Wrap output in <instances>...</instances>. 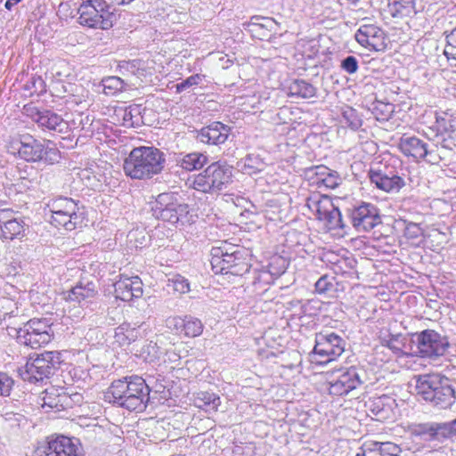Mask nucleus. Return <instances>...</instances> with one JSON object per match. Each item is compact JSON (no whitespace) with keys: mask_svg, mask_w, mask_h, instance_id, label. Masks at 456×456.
I'll return each mask as SVG.
<instances>
[{"mask_svg":"<svg viewBox=\"0 0 456 456\" xmlns=\"http://www.w3.org/2000/svg\"><path fill=\"white\" fill-rule=\"evenodd\" d=\"M115 337L122 346L136 343L139 339L146 337V329L142 325L137 328L118 327Z\"/></svg>","mask_w":456,"mask_h":456,"instance_id":"36","label":"nucleus"},{"mask_svg":"<svg viewBox=\"0 0 456 456\" xmlns=\"http://www.w3.org/2000/svg\"><path fill=\"white\" fill-rule=\"evenodd\" d=\"M25 224L23 220L13 218L1 225V236L6 240H20L25 236Z\"/></svg>","mask_w":456,"mask_h":456,"instance_id":"33","label":"nucleus"},{"mask_svg":"<svg viewBox=\"0 0 456 456\" xmlns=\"http://www.w3.org/2000/svg\"><path fill=\"white\" fill-rule=\"evenodd\" d=\"M443 433H444V439L456 436V419L448 423L441 424Z\"/></svg>","mask_w":456,"mask_h":456,"instance_id":"54","label":"nucleus"},{"mask_svg":"<svg viewBox=\"0 0 456 456\" xmlns=\"http://www.w3.org/2000/svg\"><path fill=\"white\" fill-rule=\"evenodd\" d=\"M138 61H123L119 67L121 69H126L127 71H131L132 73L134 72V69L137 68Z\"/></svg>","mask_w":456,"mask_h":456,"instance_id":"57","label":"nucleus"},{"mask_svg":"<svg viewBox=\"0 0 456 456\" xmlns=\"http://www.w3.org/2000/svg\"><path fill=\"white\" fill-rule=\"evenodd\" d=\"M165 154L153 146L134 148L125 159L123 169L126 176L135 180L151 179L162 172Z\"/></svg>","mask_w":456,"mask_h":456,"instance_id":"2","label":"nucleus"},{"mask_svg":"<svg viewBox=\"0 0 456 456\" xmlns=\"http://www.w3.org/2000/svg\"><path fill=\"white\" fill-rule=\"evenodd\" d=\"M7 152L26 162H40L53 165L61 159V152L51 142L36 139L29 134H20L10 139L6 144Z\"/></svg>","mask_w":456,"mask_h":456,"instance_id":"3","label":"nucleus"},{"mask_svg":"<svg viewBox=\"0 0 456 456\" xmlns=\"http://www.w3.org/2000/svg\"><path fill=\"white\" fill-rule=\"evenodd\" d=\"M442 429V425L436 423H419L409 426L411 436L423 441H442L444 439V433Z\"/></svg>","mask_w":456,"mask_h":456,"instance_id":"27","label":"nucleus"},{"mask_svg":"<svg viewBox=\"0 0 456 456\" xmlns=\"http://www.w3.org/2000/svg\"><path fill=\"white\" fill-rule=\"evenodd\" d=\"M232 167L225 162L210 164L203 172L188 179L187 183L196 191L209 193L222 191L231 183Z\"/></svg>","mask_w":456,"mask_h":456,"instance_id":"7","label":"nucleus"},{"mask_svg":"<svg viewBox=\"0 0 456 456\" xmlns=\"http://www.w3.org/2000/svg\"><path fill=\"white\" fill-rule=\"evenodd\" d=\"M43 407H48L55 411H61L69 406L70 398L62 391L59 392L56 388L45 389V395L43 396Z\"/></svg>","mask_w":456,"mask_h":456,"instance_id":"31","label":"nucleus"},{"mask_svg":"<svg viewBox=\"0 0 456 456\" xmlns=\"http://www.w3.org/2000/svg\"><path fill=\"white\" fill-rule=\"evenodd\" d=\"M346 345V342L341 336L334 332L322 331L315 335L313 353L320 357V363H326L340 356L345 351Z\"/></svg>","mask_w":456,"mask_h":456,"instance_id":"14","label":"nucleus"},{"mask_svg":"<svg viewBox=\"0 0 456 456\" xmlns=\"http://www.w3.org/2000/svg\"><path fill=\"white\" fill-rule=\"evenodd\" d=\"M403 234L409 240H417L423 236V229L419 224L404 221Z\"/></svg>","mask_w":456,"mask_h":456,"instance_id":"46","label":"nucleus"},{"mask_svg":"<svg viewBox=\"0 0 456 456\" xmlns=\"http://www.w3.org/2000/svg\"><path fill=\"white\" fill-rule=\"evenodd\" d=\"M305 205L327 229L336 230L344 227L341 213L330 197L314 194L306 200Z\"/></svg>","mask_w":456,"mask_h":456,"instance_id":"13","label":"nucleus"},{"mask_svg":"<svg viewBox=\"0 0 456 456\" xmlns=\"http://www.w3.org/2000/svg\"><path fill=\"white\" fill-rule=\"evenodd\" d=\"M363 370L354 366L328 372L327 384L330 395L343 396L359 388L363 384Z\"/></svg>","mask_w":456,"mask_h":456,"instance_id":"12","label":"nucleus"},{"mask_svg":"<svg viewBox=\"0 0 456 456\" xmlns=\"http://www.w3.org/2000/svg\"><path fill=\"white\" fill-rule=\"evenodd\" d=\"M151 211L156 218L175 224L187 221L189 205L181 202L176 193L163 192L157 196Z\"/></svg>","mask_w":456,"mask_h":456,"instance_id":"11","label":"nucleus"},{"mask_svg":"<svg viewBox=\"0 0 456 456\" xmlns=\"http://www.w3.org/2000/svg\"><path fill=\"white\" fill-rule=\"evenodd\" d=\"M175 165L183 170L191 172L201 169L208 162V157L199 151L189 153L179 152L175 154Z\"/></svg>","mask_w":456,"mask_h":456,"instance_id":"26","label":"nucleus"},{"mask_svg":"<svg viewBox=\"0 0 456 456\" xmlns=\"http://www.w3.org/2000/svg\"><path fill=\"white\" fill-rule=\"evenodd\" d=\"M316 88L309 82L304 79H295L288 86V94L303 99H308L315 96Z\"/></svg>","mask_w":456,"mask_h":456,"instance_id":"37","label":"nucleus"},{"mask_svg":"<svg viewBox=\"0 0 456 456\" xmlns=\"http://www.w3.org/2000/svg\"><path fill=\"white\" fill-rule=\"evenodd\" d=\"M330 169L325 166L313 167L308 170V176L313 180V183H315L318 187H321L323 183L325 176L330 174Z\"/></svg>","mask_w":456,"mask_h":456,"instance_id":"45","label":"nucleus"},{"mask_svg":"<svg viewBox=\"0 0 456 456\" xmlns=\"http://www.w3.org/2000/svg\"><path fill=\"white\" fill-rule=\"evenodd\" d=\"M204 78H205V76L201 75V74L192 75V76L187 77L186 79L183 80L181 83H178L175 86L176 92L182 93L183 91H184L185 89H187L189 87H191L193 86H198L203 81Z\"/></svg>","mask_w":456,"mask_h":456,"instance_id":"48","label":"nucleus"},{"mask_svg":"<svg viewBox=\"0 0 456 456\" xmlns=\"http://www.w3.org/2000/svg\"><path fill=\"white\" fill-rule=\"evenodd\" d=\"M142 106L141 105H130L124 110L123 120L124 125L127 126H138L142 121Z\"/></svg>","mask_w":456,"mask_h":456,"instance_id":"40","label":"nucleus"},{"mask_svg":"<svg viewBox=\"0 0 456 456\" xmlns=\"http://www.w3.org/2000/svg\"><path fill=\"white\" fill-rule=\"evenodd\" d=\"M340 183V178L337 172L330 170V174L325 176L323 183L322 186H324L329 189H334L338 186Z\"/></svg>","mask_w":456,"mask_h":456,"instance_id":"53","label":"nucleus"},{"mask_svg":"<svg viewBox=\"0 0 456 456\" xmlns=\"http://www.w3.org/2000/svg\"><path fill=\"white\" fill-rule=\"evenodd\" d=\"M417 353L423 358H434L444 354L449 347L445 337L441 336L434 330H425L414 335Z\"/></svg>","mask_w":456,"mask_h":456,"instance_id":"16","label":"nucleus"},{"mask_svg":"<svg viewBox=\"0 0 456 456\" xmlns=\"http://www.w3.org/2000/svg\"><path fill=\"white\" fill-rule=\"evenodd\" d=\"M355 40L370 51L382 52L387 47L385 31L374 24H362L354 34Z\"/></svg>","mask_w":456,"mask_h":456,"instance_id":"18","label":"nucleus"},{"mask_svg":"<svg viewBox=\"0 0 456 456\" xmlns=\"http://www.w3.org/2000/svg\"><path fill=\"white\" fill-rule=\"evenodd\" d=\"M309 303H305L301 305V313L306 314L307 307Z\"/></svg>","mask_w":456,"mask_h":456,"instance_id":"59","label":"nucleus"},{"mask_svg":"<svg viewBox=\"0 0 456 456\" xmlns=\"http://www.w3.org/2000/svg\"><path fill=\"white\" fill-rule=\"evenodd\" d=\"M10 336H15L17 342L31 348L47 345L53 337L52 323L48 319H31L22 327L7 326Z\"/></svg>","mask_w":456,"mask_h":456,"instance_id":"8","label":"nucleus"},{"mask_svg":"<svg viewBox=\"0 0 456 456\" xmlns=\"http://www.w3.org/2000/svg\"><path fill=\"white\" fill-rule=\"evenodd\" d=\"M1 417L4 419V421L10 422L11 425H15L19 424L21 415L16 414L12 411H4L1 413Z\"/></svg>","mask_w":456,"mask_h":456,"instance_id":"55","label":"nucleus"},{"mask_svg":"<svg viewBox=\"0 0 456 456\" xmlns=\"http://www.w3.org/2000/svg\"><path fill=\"white\" fill-rule=\"evenodd\" d=\"M220 403V397L215 393L200 392L194 398V405L208 413L216 412Z\"/></svg>","mask_w":456,"mask_h":456,"instance_id":"38","label":"nucleus"},{"mask_svg":"<svg viewBox=\"0 0 456 456\" xmlns=\"http://www.w3.org/2000/svg\"><path fill=\"white\" fill-rule=\"evenodd\" d=\"M353 227L359 232H370L381 224L378 207L372 203L361 202L349 209Z\"/></svg>","mask_w":456,"mask_h":456,"instance_id":"17","label":"nucleus"},{"mask_svg":"<svg viewBox=\"0 0 456 456\" xmlns=\"http://www.w3.org/2000/svg\"><path fill=\"white\" fill-rule=\"evenodd\" d=\"M265 162L258 155L250 153L237 162V167L245 175H253L265 168Z\"/></svg>","mask_w":456,"mask_h":456,"instance_id":"32","label":"nucleus"},{"mask_svg":"<svg viewBox=\"0 0 456 456\" xmlns=\"http://www.w3.org/2000/svg\"><path fill=\"white\" fill-rule=\"evenodd\" d=\"M397 339L392 336L389 339L384 342V345L391 349L394 353H399L401 351V347L397 345Z\"/></svg>","mask_w":456,"mask_h":456,"instance_id":"56","label":"nucleus"},{"mask_svg":"<svg viewBox=\"0 0 456 456\" xmlns=\"http://www.w3.org/2000/svg\"><path fill=\"white\" fill-rule=\"evenodd\" d=\"M21 1L22 0H7L4 4V7L10 11L15 4H19Z\"/></svg>","mask_w":456,"mask_h":456,"instance_id":"58","label":"nucleus"},{"mask_svg":"<svg viewBox=\"0 0 456 456\" xmlns=\"http://www.w3.org/2000/svg\"><path fill=\"white\" fill-rule=\"evenodd\" d=\"M341 69L348 74H354L358 69V61L353 56L349 55L341 61Z\"/></svg>","mask_w":456,"mask_h":456,"instance_id":"51","label":"nucleus"},{"mask_svg":"<svg viewBox=\"0 0 456 456\" xmlns=\"http://www.w3.org/2000/svg\"><path fill=\"white\" fill-rule=\"evenodd\" d=\"M1 305L4 309L2 315L4 321L7 317L12 318L17 315L18 308L15 307L16 303L14 301L9 298H3L1 299Z\"/></svg>","mask_w":456,"mask_h":456,"instance_id":"49","label":"nucleus"},{"mask_svg":"<svg viewBox=\"0 0 456 456\" xmlns=\"http://www.w3.org/2000/svg\"><path fill=\"white\" fill-rule=\"evenodd\" d=\"M61 362V355L57 351H45L36 358L30 357L18 372L24 381L37 383L48 379Z\"/></svg>","mask_w":456,"mask_h":456,"instance_id":"10","label":"nucleus"},{"mask_svg":"<svg viewBox=\"0 0 456 456\" xmlns=\"http://www.w3.org/2000/svg\"><path fill=\"white\" fill-rule=\"evenodd\" d=\"M436 129L440 134H447L452 137V134L456 131V121L452 118L437 116L436 118Z\"/></svg>","mask_w":456,"mask_h":456,"instance_id":"43","label":"nucleus"},{"mask_svg":"<svg viewBox=\"0 0 456 456\" xmlns=\"http://www.w3.org/2000/svg\"><path fill=\"white\" fill-rule=\"evenodd\" d=\"M38 82L40 83L41 86H43L44 82L41 78H38Z\"/></svg>","mask_w":456,"mask_h":456,"instance_id":"61","label":"nucleus"},{"mask_svg":"<svg viewBox=\"0 0 456 456\" xmlns=\"http://www.w3.org/2000/svg\"><path fill=\"white\" fill-rule=\"evenodd\" d=\"M14 380L5 372H0V396L6 397L11 395Z\"/></svg>","mask_w":456,"mask_h":456,"instance_id":"47","label":"nucleus"},{"mask_svg":"<svg viewBox=\"0 0 456 456\" xmlns=\"http://www.w3.org/2000/svg\"><path fill=\"white\" fill-rule=\"evenodd\" d=\"M62 295L66 302L84 306L95 297L97 290L95 284L92 281L86 284L79 282L72 289L64 291Z\"/></svg>","mask_w":456,"mask_h":456,"instance_id":"22","label":"nucleus"},{"mask_svg":"<svg viewBox=\"0 0 456 456\" xmlns=\"http://www.w3.org/2000/svg\"><path fill=\"white\" fill-rule=\"evenodd\" d=\"M150 391L142 377H126L111 383L104 393V399L131 411H142L150 400Z\"/></svg>","mask_w":456,"mask_h":456,"instance_id":"1","label":"nucleus"},{"mask_svg":"<svg viewBox=\"0 0 456 456\" xmlns=\"http://www.w3.org/2000/svg\"><path fill=\"white\" fill-rule=\"evenodd\" d=\"M114 293L118 299L125 302L132 301L142 296V282L138 276L121 274L119 280L114 283Z\"/></svg>","mask_w":456,"mask_h":456,"instance_id":"20","label":"nucleus"},{"mask_svg":"<svg viewBox=\"0 0 456 456\" xmlns=\"http://www.w3.org/2000/svg\"><path fill=\"white\" fill-rule=\"evenodd\" d=\"M34 120L43 131L63 134L68 132L69 124L61 115L52 110L37 111Z\"/></svg>","mask_w":456,"mask_h":456,"instance_id":"23","label":"nucleus"},{"mask_svg":"<svg viewBox=\"0 0 456 456\" xmlns=\"http://www.w3.org/2000/svg\"><path fill=\"white\" fill-rule=\"evenodd\" d=\"M286 261L281 256H274L272 262L266 266L263 267L256 280L258 282L266 284L272 283L276 278L285 272Z\"/></svg>","mask_w":456,"mask_h":456,"instance_id":"30","label":"nucleus"},{"mask_svg":"<svg viewBox=\"0 0 456 456\" xmlns=\"http://www.w3.org/2000/svg\"><path fill=\"white\" fill-rule=\"evenodd\" d=\"M47 207L52 214L50 223L59 229L73 231L80 226L85 219L84 207L72 198H53L49 200Z\"/></svg>","mask_w":456,"mask_h":456,"instance_id":"6","label":"nucleus"},{"mask_svg":"<svg viewBox=\"0 0 456 456\" xmlns=\"http://www.w3.org/2000/svg\"><path fill=\"white\" fill-rule=\"evenodd\" d=\"M125 83L118 77H108L102 80V92L109 96H114L124 89Z\"/></svg>","mask_w":456,"mask_h":456,"instance_id":"39","label":"nucleus"},{"mask_svg":"<svg viewBox=\"0 0 456 456\" xmlns=\"http://www.w3.org/2000/svg\"><path fill=\"white\" fill-rule=\"evenodd\" d=\"M355 456H400L402 449L391 442L366 441Z\"/></svg>","mask_w":456,"mask_h":456,"instance_id":"24","label":"nucleus"},{"mask_svg":"<svg viewBox=\"0 0 456 456\" xmlns=\"http://www.w3.org/2000/svg\"><path fill=\"white\" fill-rule=\"evenodd\" d=\"M415 390L423 400L441 409L451 407L456 399V382L439 373L415 377Z\"/></svg>","mask_w":456,"mask_h":456,"instance_id":"4","label":"nucleus"},{"mask_svg":"<svg viewBox=\"0 0 456 456\" xmlns=\"http://www.w3.org/2000/svg\"><path fill=\"white\" fill-rule=\"evenodd\" d=\"M454 94L456 96V86L453 87Z\"/></svg>","mask_w":456,"mask_h":456,"instance_id":"62","label":"nucleus"},{"mask_svg":"<svg viewBox=\"0 0 456 456\" xmlns=\"http://www.w3.org/2000/svg\"><path fill=\"white\" fill-rule=\"evenodd\" d=\"M341 122L350 129L356 131L362 126V120L356 110L346 107L342 112Z\"/></svg>","mask_w":456,"mask_h":456,"instance_id":"41","label":"nucleus"},{"mask_svg":"<svg viewBox=\"0 0 456 456\" xmlns=\"http://www.w3.org/2000/svg\"><path fill=\"white\" fill-rule=\"evenodd\" d=\"M368 176L371 184L387 193H397L405 185L403 178L387 168H370Z\"/></svg>","mask_w":456,"mask_h":456,"instance_id":"19","label":"nucleus"},{"mask_svg":"<svg viewBox=\"0 0 456 456\" xmlns=\"http://www.w3.org/2000/svg\"><path fill=\"white\" fill-rule=\"evenodd\" d=\"M242 26L245 30L255 35L259 33L260 30H275L278 22L273 18L255 15L251 17L249 21L244 22Z\"/></svg>","mask_w":456,"mask_h":456,"instance_id":"35","label":"nucleus"},{"mask_svg":"<svg viewBox=\"0 0 456 456\" xmlns=\"http://www.w3.org/2000/svg\"><path fill=\"white\" fill-rule=\"evenodd\" d=\"M395 400L392 397L383 395L378 397L370 398L366 402L368 410L377 418L385 419L392 412Z\"/></svg>","mask_w":456,"mask_h":456,"instance_id":"28","label":"nucleus"},{"mask_svg":"<svg viewBox=\"0 0 456 456\" xmlns=\"http://www.w3.org/2000/svg\"><path fill=\"white\" fill-rule=\"evenodd\" d=\"M399 149L405 156L412 157L416 160L423 159L431 154L428 144L417 136L401 137Z\"/></svg>","mask_w":456,"mask_h":456,"instance_id":"25","label":"nucleus"},{"mask_svg":"<svg viewBox=\"0 0 456 456\" xmlns=\"http://www.w3.org/2000/svg\"><path fill=\"white\" fill-rule=\"evenodd\" d=\"M416 0H389L388 9L395 18L411 17L417 13Z\"/></svg>","mask_w":456,"mask_h":456,"instance_id":"34","label":"nucleus"},{"mask_svg":"<svg viewBox=\"0 0 456 456\" xmlns=\"http://www.w3.org/2000/svg\"><path fill=\"white\" fill-rule=\"evenodd\" d=\"M210 263L216 274L242 276L248 273L250 268L247 250L227 241L211 249Z\"/></svg>","mask_w":456,"mask_h":456,"instance_id":"5","label":"nucleus"},{"mask_svg":"<svg viewBox=\"0 0 456 456\" xmlns=\"http://www.w3.org/2000/svg\"><path fill=\"white\" fill-rule=\"evenodd\" d=\"M38 456H84L77 438L52 436L37 448Z\"/></svg>","mask_w":456,"mask_h":456,"instance_id":"15","label":"nucleus"},{"mask_svg":"<svg viewBox=\"0 0 456 456\" xmlns=\"http://www.w3.org/2000/svg\"><path fill=\"white\" fill-rule=\"evenodd\" d=\"M167 286L179 294H185L190 291L188 280L179 274L169 278Z\"/></svg>","mask_w":456,"mask_h":456,"instance_id":"44","label":"nucleus"},{"mask_svg":"<svg viewBox=\"0 0 456 456\" xmlns=\"http://www.w3.org/2000/svg\"><path fill=\"white\" fill-rule=\"evenodd\" d=\"M332 287H333V283L327 275L322 276L315 282V290L319 294L326 293L327 291L330 290Z\"/></svg>","mask_w":456,"mask_h":456,"instance_id":"52","label":"nucleus"},{"mask_svg":"<svg viewBox=\"0 0 456 456\" xmlns=\"http://www.w3.org/2000/svg\"><path fill=\"white\" fill-rule=\"evenodd\" d=\"M442 147H444V148H447V145L445 144V141H444V142H443V143H442Z\"/></svg>","mask_w":456,"mask_h":456,"instance_id":"60","label":"nucleus"},{"mask_svg":"<svg viewBox=\"0 0 456 456\" xmlns=\"http://www.w3.org/2000/svg\"><path fill=\"white\" fill-rule=\"evenodd\" d=\"M133 350L135 351L138 357L149 363L158 362L163 355V351L158 346L157 342L152 339H146L141 345L136 343Z\"/></svg>","mask_w":456,"mask_h":456,"instance_id":"29","label":"nucleus"},{"mask_svg":"<svg viewBox=\"0 0 456 456\" xmlns=\"http://www.w3.org/2000/svg\"><path fill=\"white\" fill-rule=\"evenodd\" d=\"M203 331V324L198 318L192 316H186V321L183 328V334L189 338H195L200 336Z\"/></svg>","mask_w":456,"mask_h":456,"instance_id":"42","label":"nucleus"},{"mask_svg":"<svg viewBox=\"0 0 456 456\" xmlns=\"http://www.w3.org/2000/svg\"><path fill=\"white\" fill-rule=\"evenodd\" d=\"M185 321L186 316L183 318L180 316H172L167 319L166 324L168 329L174 330L175 333H182L183 332Z\"/></svg>","mask_w":456,"mask_h":456,"instance_id":"50","label":"nucleus"},{"mask_svg":"<svg viewBox=\"0 0 456 456\" xmlns=\"http://www.w3.org/2000/svg\"><path fill=\"white\" fill-rule=\"evenodd\" d=\"M230 133L229 126L215 121L199 130L196 139L201 143L217 146L227 141Z\"/></svg>","mask_w":456,"mask_h":456,"instance_id":"21","label":"nucleus"},{"mask_svg":"<svg viewBox=\"0 0 456 456\" xmlns=\"http://www.w3.org/2000/svg\"><path fill=\"white\" fill-rule=\"evenodd\" d=\"M77 12L79 24L93 28L109 29L117 20L107 0L84 1Z\"/></svg>","mask_w":456,"mask_h":456,"instance_id":"9","label":"nucleus"}]
</instances>
